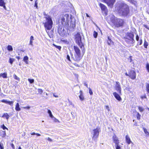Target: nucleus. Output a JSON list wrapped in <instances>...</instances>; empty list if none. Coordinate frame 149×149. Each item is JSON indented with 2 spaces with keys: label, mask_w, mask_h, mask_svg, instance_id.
<instances>
[{
  "label": "nucleus",
  "mask_w": 149,
  "mask_h": 149,
  "mask_svg": "<svg viewBox=\"0 0 149 149\" xmlns=\"http://www.w3.org/2000/svg\"><path fill=\"white\" fill-rule=\"evenodd\" d=\"M81 49L76 46H74L73 49L75 53L74 54V57H72L73 59L76 61H79L82 58L84 54L85 49L84 47V44L79 45ZM72 56H73V55L71 54Z\"/></svg>",
  "instance_id": "nucleus-1"
},
{
  "label": "nucleus",
  "mask_w": 149,
  "mask_h": 149,
  "mask_svg": "<svg viewBox=\"0 0 149 149\" xmlns=\"http://www.w3.org/2000/svg\"><path fill=\"white\" fill-rule=\"evenodd\" d=\"M118 10L119 13L123 16L127 15L129 12L128 6L124 3H122L120 4Z\"/></svg>",
  "instance_id": "nucleus-2"
},
{
  "label": "nucleus",
  "mask_w": 149,
  "mask_h": 149,
  "mask_svg": "<svg viewBox=\"0 0 149 149\" xmlns=\"http://www.w3.org/2000/svg\"><path fill=\"white\" fill-rule=\"evenodd\" d=\"M46 21L44 23V27L46 31L47 30H50L52 28L53 22L50 16H47L45 17Z\"/></svg>",
  "instance_id": "nucleus-3"
},
{
  "label": "nucleus",
  "mask_w": 149,
  "mask_h": 149,
  "mask_svg": "<svg viewBox=\"0 0 149 149\" xmlns=\"http://www.w3.org/2000/svg\"><path fill=\"white\" fill-rule=\"evenodd\" d=\"M61 18V22L63 25H66L68 24L69 21V16L68 14H66L62 15Z\"/></svg>",
  "instance_id": "nucleus-4"
},
{
  "label": "nucleus",
  "mask_w": 149,
  "mask_h": 149,
  "mask_svg": "<svg viewBox=\"0 0 149 149\" xmlns=\"http://www.w3.org/2000/svg\"><path fill=\"white\" fill-rule=\"evenodd\" d=\"M134 34L132 33H129L125 39V41L129 44H132L134 43Z\"/></svg>",
  "instance_id": "nucleus-5"
},
{
  "label": "nucleus",
  "mask_w": 149,
  "mask_h": 149,
  "mask_svg": "<svg viewBox=\"0 0 149 149\" xmlns=\"http://www.w3.org/2000/svg\"><path fill=\"white\" fill-rule=\"evenodd\" d=\"M100 131V128L98 127L93 130L92 133L93 136L92 137L93 140L94 141L96 140L98 137Z\"/></svg>",
  "instance_id": "nucleus-6"
},
{
  "label": "nucleus",
  "mask_w": 149,
  "mask_h": 149,
  "mask_svg": "<svg viewBox=\"0 0 149 149\" xmlns=\"http://www.w3.org/2000/svg\"><path fill=\"white\" fill-rule=\"evenodd\" d=\"M75 40L78 45H84L81 42V37L79 33H77L75 36Z\"/></svg>",
  "instance_id": "nucleus-7"
},
{
  "label": "nucleus",
  "mask_w": 149,
  "mask_h": 149,
  "mask_svg": "<svg viewBox=\"0 0 149 149\" xmlns=\"http://www.w3.org/2000/svg\"><path fill=\"white\" fill-rule=\"evenodd\" d=\"M123 24L124 21L123 19L117 18L114 24L117 27H118L122 26Z\"/></svg>",
  "instance_id": "nucleus-8"
},
{
  "label": "nucleus",
  "mask_w": 149,
  "mask_h": 149,
  "mask_svg": "<svg viewBox=\"0 0 149 149\" xmlns=\"http://www.w3.org/2000/svg\"><path fill=\"white\" fill-rule=\"evenodd\" d=\"M106 3L108 6L111 8L113 7V4L116 1V0H103Z\"/></svg>",
  "instance_id": "nucleus-9"
},
{
  "label": "nucleus",
  "mask_w": 149,
  "mask_h": 149,
  "mask_svg": "<svg viewBox=\"0 0 149 149\" xmlns=\"http://www.w3.org/2000/svg\"><path fill=\"white\" fill-rule=\"evenodd\" d=\"M58 32L59 34L62 36H64L65 35L66 31L63 26L58 28Z\"/></svg>",
  "instance_id": "nucleus-10"
},
{
  "label": "nucleus",
  "mask_w": 149,
  "mask_h": 149,
  "mask_svg": "<svg viewBox=\"0 0 149 149\" xmlns=\"http://www.w3.org/2000/svg\"><path fill=\"white\" fill-rule=\"evenodd\" d=\"M100 6L102 11L104 12V15L106 16L107 14V9L106 6L100 3Z\"/></svg>",
  "instance_id": "nucleus-11"
},
{
  "label": "nucleus",
  "mask_w": 149,
  "mask_h": 149,
  "mask_svg": "<svg viewBox=\"0 0 149 149\" xmlns=\"http://www.w3.org/2000/svg\"><path fill=\"white\" fill-rule=\"evenodd\" d=\"M115 88L116 90L117 91L120 95L121 94V88L120 86V83L118 82H116Z\"/></svg>",
  "instance_id": "nucleus-12"
},
{
  "label": "nucleus",
  "mask_w": 149,
  "mask_h": 149,
  "mask_svg": "<svg viewBox=\"0 0 149 149\" xmlns=\"http://www.w3.org/2000/svg\"><path fill=\"white\" fill-rule=\"evenodd\" d=\"M129 77L133 79H135L136 78V73L133 70L131 71L129 73Z\"/></svg>",
  "instance_id": "nucleus-13"
},
{
  "label": "nucleus",
  "mask_w": 149,
  "mask_h": 149,
  "mask_svg": "<svg viewBox=\"0 0 149 149\" xmlns=\"http://www.w3.org/2000/svg\"><path fill=\"white\" fill-rule=\"evenodd\" d=\"M110 19L111 21L113 24L115 23V21L117 19L116 18H115V16L113 15H109L108 17Z\"/></svg>",
  "instance_id": "nucleus-14"
},
{
  "label": "nucleus",
  "mask_w": 149,
  "mask_h": 149,
  "mask_svg": "<svg viewBox=\"0 0 149 149\" xmlns=\"http://www.w3.org/2000/svg\"><path fill=\"white\" fill-rule=\"evenodd\" d=\"M113 142L115 144H119V142L118 137L116 135H114L113 137Z\"/></svg>",
  "instance_id": "nucleus-15"
},
{
  "label": "nucleus",
  "mask_w": 149,
  "mask_h": 149,
  "mask_svg": "<svg viewBox=\"0 0 149 149\" xmlns=\"http://www.w3.org/2000/svg\"><path fill=\"white\" fill-rule=\"evenodd\" d=\"M113 95L119 101L122 100V99L119 95L116 92H114L113 93Z\"/></svg>",
  "instance_id": "nucleus-16"
},
{
  "label": "nucleus",
  "mask_w": 149,
  "mask_h": 149,
  "mask_svg": "<svg viewBox=\"0 0 149 149\" xmlns=\"http://www.w3.org/2000/svg\"><path fill=\"white\" fill-rule=\"evenodd\" d=\"M6 3L3 0H0V6L3 7L4 9L6 10V8L5 6Z\"/></svg>",
  "instance_id": "nucleus-17"
},
{
  "label": "nucleus",
  "mask_w": 149,
  "mask_h": 149,
  "mask_svg": "<svg viewBox=\"0 0 149 149\" xmlns=\"http://www.w3.org/2000/svg\"><path fill=\"white\" fill-rule=\"evenodd\" d=\"M80 95L79 97L80 100L82 101H83L84 100V98L83 95V93L81 91H80L79 92Z\"/></svg>",
  "instance_id": "nucleus-18"
},
{
  "label": "nucleus",
  "mask_w": 149,
  "mask_h": 149,
  "mask_svg": "<svg viewBox=\"0 0 149 149\" xmlns=\"http://www.w3.org/2000/svg\"><path fill=\"white\" fill-rule=\"evenodd\" d=\"M125 140L126 142L128 144L132 143V141L131 140L130 137L127 135H126L125 136Z\"/></svg>",
  "instance_id": "nucleus-19"
},
{
  "label": "nucleus",
  "mask_w": 149,
  "mask_h": 149,
  "mask_svg": "<svg viewBox=\"0 0 149 149\" xmlns=\"http://www.w3.org/2000/svg\"><path fill=\"white\" fill-rule=\"evenodd\" d=\"M49 30H47V31H46L47 34L49 35V36L50 38H52L53 37V34L54 31L53 30H51L50 31H48Z\"/></svg>",
  "instance_id": "nucleus-20"
},
{
  "label": "nucleus",
  "mask_w": 149,
  "mask_h": 149,
  "mask_svg": "<svg viewBox=\"0 0 149 149\" xmlns=\"http://www.w3.org/2000/svg\"><path fill=\"white\" fill-rule=\"evenodd\" d=\"M9 117V115L7 113H4L2 116V118H6L7 120H8Z\"/></svg>",
  "instance_id": "nucleus-21"
},
{
  "label": "nucleus",
  "mask_w": 149,
  "mask_h": 149,
  "mask_svg": "<svg viewBox=\"0 0 149 149\" xmlns=\"http://www.w3.org/2000/svg\"><path fill=\"white\" fill-rule=\"evenodd\" d=\"M29 58L27 56H25L23 59V61L25 62L26 64H28V60Z\"/></svg>",
  "instance_id": "nucleus-22"
},
{
  "label": "nucleus",
  "mask_w": 149,
  "mask_h": 149,
  "mask_svg": "<svg viewBox=\"0 0 149 149\" xmlns=\"http://www.w3.org/2000/svg\"><path fill=\"white\" fill-rule=\"evenodd\" d=\"M15 109L16 111H19L21 110V109L19 107V106L18 103H17L15 106Z\"/></svg>",
  "instance_id": "nucleus-23"
},
{
  "label": "nucleus",
  "mask_w": 149,
  "mask_h": 149,
  "mask_svg": "<svg viewBox=\"0 0 149 149\" xmlns=\"http://www.w3.org/2000/svg\"><path fill=\"white\" fill-rule=\"evenodd\" d=\"M1 135L3 137H5L6 136V133L5 131H2L1 132Z\"/></svg>",
  "instance_id": "nucleus-24"
},
{
  "label": "nucleus",
  "mask_w": 149,
  "mask_h": 149,
  "mask_svg": "<svg viewBox=\"0 0 149 149\" xmlns=\"http://www.w3.org/2000/svg\"><path fill=\"white\" fill-rule=\"evenodd\" d=\"M130 3L135 5L136 4V2L134 0H127Z\"/></svg>",
  "instance_id": "nucleus-25"
},
{
  "label": "nucleus",
  "mask_w": 149,
  "mask_h": 149,
  "mask_svg": "<svg viewBox=\"0 0 149 149\" xmlns=\"http://www.w3.org/2000/svg\"><path fill=\"white\" fill-rule=\"evenodd\" d=\"M48 113H49V116L50 117H51V118H54V117L53 116V115H52V113L51 111L50 110H48Z\"/></svg>",
  "instance_id": "nucleus-26"
},
{
  "label": "nucleus",
  "mask_w": 149,
  "mask_h": 149,
  "mask_svg": "<svg viewBox=\"0 0 149 149\" xmlns=\"http://www.w3.org/2000/svg\"><path fill=\"white\" fill-rule=\"evenodd\" d=\"M7 49L9 51H12L13 48L11 45H8L7 47Z\"/></svg>",
  "instance_id": "nucleus-27"
},
{
  "label": "nucleus",
  "mask_w": 149,
  "mask_h": 149,
  "mask_svg": "<svg viewBox=\"0 0 149 149\" xmlns=\"http://www.w3.org/2000/svg\"><path fill=\"white\" fill-rule=\"evenodd\" d=\"M2 76L3 78H6L7 77V74L5 73L1 74H0V77Z\"/></svg>",
  "instance_id": "nucleus-28"
},
{
  "label": "nucleus",
  "mask_w": 149,
  "mask_h": 149,
  "mask_svg": "<svg viewBox=\"0 0 149 149\" xmlns=\"http://www.w3.org/2000/svg\"><path fill=\"white\" fill-rule=\"evenodd\" d=\"M143 130H144V132H145V134H146V135H148L149 134V132L147 131V130L145 128H143Z\"/></svg>",
  "instance_id": "nucleus-29"
},
{
  "label": "nucleus",
  "mask_w": 149,
  "mask_h": 149,
  "mask_svg": "<svg viewBox=\"0 0 149 149\" xmlns=\"http://www.w3.org/2000/svg\"><path fill=\"white\" fill-rule=\"evenodd\" d=\"M115 147L116 149H121V148L119 144H115Z\"/></svg>",
  "instance_id": "nucleus-30"
},
{
  "label": "nucleus",
  "mask_w": 149,
  "mask_h": 149,
  "mask_svg": "<svg viewBox=\"0 0 149 149\" xmlns=\"http://www.w3.org/2000/svg\"><path fill=\"white\" fill-rule=\"evenodd\" d=\"M13 101H7V104H8L10 106H13Z\"/></svg>",
  "instance_id": "nucleus-31"
},
{
  "label": "nucleus",
  "mask_w": 149,
  "mask_h": 149,
  "mask_svg": "<svg viewBox=\"0 0 149 149\" xmlns=\"http://www.w3.org/2000/svg\"><path fill=\"white\" fill-rule=\"evenodd\" d=\"M108 40L107 41V43L109 45H110L112 41L109 38V37H108Z\"/></svg>",
  "instance_id": "nucleus-32"
},
{
  "label": "nucleus",
  "mask_w": 149,
  "mask_h": 149,
  "mask_svg": "<svg viewBox=\"0 0 149 149\" xmlns=\"http://www.w3.org/2000/svg\"><path fill=\"white\" fill-rule=\"evenodd\" d=\"M136 117L137 119L138 120H140V116L141 115L139 114V113L138 112H136Z\"/></svg>",
  "instance_id": "nucleus-33"
},
{
  "label": "nucleus",
  "mask_w": 149,
  "mask_h": 149,
  "mask_svg": "<svg viewBox=\"0 0 149 149\" xmlns=\"http://www.w3.org/2000/svg\"><path fill=\"white\" fill-rule=\"evenodd\" d=\"M15 61V59L13 58H10L9 59V62L11 64H12L13 62Z\"/></svg>",
  "instance_id": "nucleus-34"
},
{
  "label": "nucleus",
  "mask_w": 149,
  "mask_h": 149,
  "mask_svg": "<svg viewBox=\"0 0 149 149\" xmlns=\"http://www.w3.org/2000/svg\"><path fill=\"white\" fill-rule=\"evenodd\" d=\"M13 77L15 79H16L17 80L19 81V78L17 77L15 74H14L13 75Z\"/></svg>",
  "instance_id": "nucleus-35"
},
{
  "label": "nucleus",
  "mask_w": 149,
  "mask_h": 149,
  "mask_svg": "<svg viewBox=\"0 0 149 149\" xmlns=\"http://www.w3.org/2000/svg\"><path fill=\"white\" fill-rule=\"evenodd\" d=\"M97 36V33L95 31L94 32L93 36L95 38H96Z\"/></svg>",
  "instance_id": "nucleus-36"
},
{
  "label": "nucleus",
  "mask_w": 149,
  "mask_h": 149,
  "mask_svg": "<svg viewBox=\"0 0 149 149\" xmlns=\"http://www.w3.org/2000/svg\"><path fill=\"white\" fill-rule=\"evenodd\" d=\"M138 109L141 112L143 111L144 110V109L140 107H138Z\"/></svg>",
  "instance_id": "nucleus-37"
},
{
  "label": "nucleus",
  "mask_w": 149,
  "mask_h": 149,
  "mask_svg": "<svg viewBox=\"0 0 149 149\" xmlns=\"http://www.w3.org/2000/svg\"><path fill=\"white\" fill-rule=\"evenodd\" d=\"M144 47L146 48L147 47V46H148V43L146 41H145L144 42Z\"/></svg>",
  "instance_id": "nucleus-38"
},
{
  "label": "nucleus",
  "mask_w": 149,
  "mask_h": 149,
  "mask_svg": "<svg viewBox=\"0 0 149 149\" xmlns=\"http://www.w3.org/2000/svg\"><path fill=\"white\" fill-rule=\"evenodd\" d=\"M28 80L31 84L33 83L34 82V80L33 79H28Z\"/></svg>",
  "instance_id": "nucleus-39"
},
{
  "label": "nucleus",
  "mask_w": 149,
  "mask_h": 149,
  "mask_svg": "<svg viewBox=\"0 0 149 149\" xmlns=\"http://www.w3.org/2000/svg\"><path fill=\"white\" fill-rule=\"evenodd\" d=\"M54 45L55 47L56 48L58 49L59 50H60L61 48V47L60 46H58L54 44H53Z\"/></svg>",
  "instance_id": "nucleus-40"
},
{
  "label": "nucleus",
  "mask_w": 149,
  "mask_h": 149,
  "mask_svg": "<svg viewBox=\"0 0 149 149\" xmlns=\"http://www.w3.org/2000/svg\"><path fill=\"white\" fill-rule=\"evenodd\" d=\"M1 127L3 130H4L5 129H7L8 130V129L4 125H2L1 126Z\"/></svg>",
  "instance_id": "nucleus-41"
},
{
  "label": "nucleus",
  "mask_w": 149,
  "mask_h": 149,
  "mask_svg": "<svg viewBox=\"0 0 149 149\" xmlns=\"http://www.w3.org/2000/svg\"><path fill=\"white\" fill-rule=\"evenodd\" d=\"M106 109L108 111H110V109L108 105H106L105 106Z\"/></svg>",
  "instance_id": "nucleus-42"
},
{
  "label": "nucleus",
  "mask_w": 149,
  "mask_h": 149,
  "mask_svg": "<svg viewBox=\"0 0 149 149\" xmlns=\"http://www.w3.org/2000/svg\"><path fill=\"white\" fill-rule=\"evenodd\" d=\"M38 92L39 93H40V94H41L43 92V91H42V90L41 89H38Z\"/></svg>",
  "instance_id": "nucleus-43"
},
{
  "label": "nucleus",
  "mask_w": 149,
  "mask_h": 149,
  "mask_svg": "<svg viewBox=\"0 0 149 149\" xmlns=\"http://www.w3.org/2000/svg\"><path fill=\"white\" fill-rule=\"evenodd\" d=\"M89 93L91 95H92L93 94V92L91 89L90 88H89Z\"/></svg>",
  "instance_id": "nucleus-44"
},
{
  "label": "nucleus",
  "mask_w": 149,
  "mask_h": 149,
  "mask_svg": "<svg viewBox=\"0 0 149 149\" xmlns=\"http://www.w3.org/2000/svg\"><path fill=\"white\" fill-rule=\"evenodd\" d=\"M146 68H147V69L148 72H149V64L147 63L146 66Z\"/></svg>",
  "instance_id": "nucleus-45"
},
{
  "label": "nucleus",
  "mask_w": 149,
  "mask_h": 149,
  "mask_svg": "<svg viewBox=\"0 0 149 149\" xmlns=\"http://www.w3.org/2000/svg\"><path fill=\"white\" fill-rule=\"evenodd\" d=\"M69 102L70 105H71L73 107H74V104L71 101L69 100Z\"/></svg>",
  "instance_id": "nucleus-46"
},
{
  "label": "nucleus",
  "mask_w": 149,
  "mask_h": 149,
  "mask_svg": "<svg viewBox=\"0 0 149 149\" xmlns=\"http://www.w3.org/2000/svg\"><path fill=\"white\" fill-rule=\"evenodd\" d=\"M35 7H36L37 8H38V2L36 1L35 3Z\"/></svg>",
  "instance_id": "nucleus-47"
},
{
  "label": "nucleus",
  "mask_w": 149,
  "mask_h": 149,
  "mask_svg": "<svg viewBox=\"0 0 149 149\" xmlns=\"http://www.w3.org/2000/svg\"><path fill=\"white\" fill-rule=\"evenodd\" d=\"M22 108H23L24 109H30V107H29V106H27L26 107H22Z\"/></svg>",
  "instance_id": "nucleus-48"
},
{
  "label": "nucleus",
  "mask_w": 149,
  "mask_h": 149,
  "mask_svg": "<svg viewBox=\"0 0 149 149\" xmlns=\"http://www.w3.org/2000/svg\"><path fill=\"white\" fill-rule=\"evenodd\" d=\"M128 59L130 61V62H132V56H130Z\"/></svg>",
  "instance_id": "nucleus-49"
},
{
  "label": "nucleus",
  "mask_w": 149,
  "mask_h": 149,
  "mask_svg": "<svg viewBox=\"0 0 149 149\" xmlns=\"http://www.w3.org/2000/svg\"><path fill=\"white\" fill-rule=\"evenodd\" d=\"M47 139L48 141L50 142L52 141V140L51 139V138H50L49 137H48Z\"/></svg>",
  "instance_id": "nucleus-50"
},
{
  "label": "nucleus",
  "mask_w": 149,
  "mask_h": 149,
  "mask_svg": "<svg viewBox=\"0 0 149 149\" xmlns=\"http://www.w3.org/2000/svg\"><path fill=\"white\" fill-rule=\"evenodd\" d=\"M7 101H7L5 100H1V102H4V103L7 104Z\"/></svg>",
  "instance_id": "nucleus-51"
},
{
  "label": "nucleus",
  "mask_w": 149,
  "mask_h": 149,
  "mask_svg": "<svg viewBox=\"0 0 149 149\" xmlns=\"http://www.w3.org/2000/svg\"><path fill=\"white\" fill-rule=\"evenodd\" d=\"M67 58L69 61H71L70 60V56L69 55H67Z\"/></svg>",
  "instance_id": "nucleus-52"
},
{
  "label": "nucleus",
  "mask_w": 149,
  "mask_h": 149,
  "mask_svg": "<svg viewBox=\"0 0 149 149\" xmlns=\"http://www.w3.org/2000/svg\"><path fill=\"white\" fill-rule=\"evenodd\" d=\"M33 40H30L29 44L32 46H33Z\"/></svg>",
  "instance_id": "nucleus-53"
},
{
  "label": "nucleus",
  "mask_w": 149,
  "mask_h": 149,
  "mask_svg": "<svg viewBox=\"0 0 149 149\" xmlns=\"http://www.w3.org/2000/svg\"><path fill=\"white\" fill-rule=\"evenodd\" d=\"M139 37L137 35L136 36V40L137 41H138L139 40Z\"/></svg>",
  "instance_id": "nucleus-54"
},
{
  "label": "nucleus",
  "mask_w": 149,
  "mask_h": 149,
  "mask_svg": "<svg viewBox=\"0 0 149 149\" xmlns=\"http://www.w3.org/2000/svg\"><path fill=\"white\" fill-rule=\"evenodd\" d=\"M11 146L13 148V149H15V146L13 143L11 144Z\"/></svg>",
  "instance_id": "nucleus-55"
},
{
  "label": "nucleus",
  "mask_w": 149,
  "mask_h": 149,
  "mask_svg": "<svg viewBox=\"0 0 149 149\" xmlns=\"http://www.w3.org/2000/svg\"><path fill=\"white\" fill-rule=\"evenodd\" d=\"M34 40L33 39V36H31L30 38V40Z\"/></svg>",
  "instance_id": "nucleus-56"
},
{
  "label": "nucleus",
  "mask_w": 149,
  "mask_h": 149,
  "mask_svg": "<svg viewBox=\"0 0 149 149\" xmlns=\"http://www.w3.org/2000/svg\"><path fill=\"white\" fill-rule=\"evenodd\" d=\"M142 40L141 39V40H140L139 42L138 43V44L139 43V45H141L142 44Z\"/></svg>",
  "instance_id": "nucleus-57"
},
{
  "label": "nucleus",
  "mask_w": 149,
  "mask_h": 149,
  "mask_svg": "<svg viewBox=\"0 0 149 149\" xmlns=\"http://www.w3.org/2000/svg\"><path fill=\"white\" fill-rule=\"evenodd\" d=\"M0 148L1 149H3V147L2 146L0 143Z\"/></svg>",
  "instance_id": "nucleus-58"
},
{
  "label": "nucleus",
  "mask_w": 149,
  "mask_h": 149,
  "mask_svg": "<svg viewBox=\"0 0 149 149\" xmlns=\"http://www.w3.org/2000/svg\"><path fill=\"white\" fill-rule=\"evenodd\" d=\"M84 86H86L87 88H88V85L85 82H84Z\"/></svg>",
  "instance_id": "nucleus-59"
},
{
  "label": "nucleus",
  "mask_w": 149,
  "mask_h": 149,
  "mask_svg": "<svg viewBox=\"0 0 149 149\" xmlns=\"http://www.w3.org/2000/svg\"><path fill=\"white\" fill-rule=\"evenodd\" d=\"M53 96L55 97H58V95H55L54 94H53Z\"/></svg>",
  "instance_id": "nucleus-60"
},
{
  "label": "nucleus",
  "mask_w": 149,
  "mask_h": 149,
  "mask_svg": "<svg viewBox=\"0 0 149 149\" xmlns=\"http://www.w3.org/2000/svg\"><path fill=\"white\" fill-rule=\"evenodd\" d=\"M36 135H37L38 136H40L41 135L40 134H38V133H36Z\"/></svg>",
  "instance_id": "nucleus-61"
},
{
  "label": "nucleus",
  "mask_w": 149,
  "mask_h": 149,
  "mask_svg": "<svg viewBox=\"0 0 149 149\" xmlns=\"http://www.w3.org/2000/svg\"><path fill=\"white\" fill-rule=\"evenodd\" d=\"M31 134L32 135H36V133L34 132H33V133H31Z\"/></svg>",
  "instance_id": "nucleus-62"
},
{
  "label": "nucleus",
  "mask_w": 149,
  "mask_h": 149,
  "mask_svg": "<svg viewBox=\"0 0 149 149\" xmlns=\"http://www.w3.org/2000/svg\"><path fill=\"white\" fill-rule=\"evenodd\" d=\"M16 58H17L18 59H19L20 58V56H17L16 57Z\"/></svg>",
  "instance_id": "nucleus-63"
},
{
  "label": "nucleus",
  "mask_w": 149,
  "mask_h": 149,
  "mask_svg": "<svg viewBox=\"0 0 149 149\" xmlns=\"http://www.w3.org/2000/svg\"><path fill=\"white\" fill-rule=\"evenodd\" d=\"M125 75L126 76H129V75L128 74H127V73H125Z\"/></svg>",
  "instance_id": "nucleus-64"
}]
</instances>
